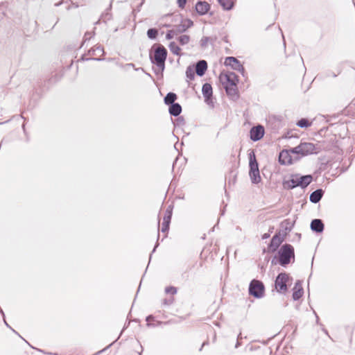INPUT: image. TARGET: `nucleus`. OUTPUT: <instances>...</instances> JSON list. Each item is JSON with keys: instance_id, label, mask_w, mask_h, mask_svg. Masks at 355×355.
<instances>
[{"instance_id": "nucleus-1", "label": "nucleus", "mask_w": 355, "mask_h": 355, "mask_svg": "<svg viewBox=\"0 0 355 355\" xmlns=\"http://www.w3.org/2000/svg\"><path fill=\"white\" fill-rule=\"evenodd\" d=\"M295 261V250L292 245L285 243L281 246L277 252V254L275 255L271 260L272 266L279 264L281 266L286 268L289 263Z\"/></svg>"}, {"instance_id": "nucleus-2", "label": "nucleus", "mask_w": 355, "mask_h": 355, "mask_svg": "<svg viewBox=\"0 0 355 355\" xmlns=\"http://www.w3.org/2000/svg\"><path fill=\"white\" fill-rule=\"evenodd\" d=\"M154 54L150 53L149 58L152 64L156 65L159 71L154 70L156 74L163 73L165 69V62L167 58L168 52L166 49L162 44H154Z\"/></svg>"}, {"instance_id": "nucleus-3", "label": "nucleus", "mask_w": 355, "mask_h": 355, "mask_svg": "<svg viewBox=\"0 0 355 355\" xmlns=\"http://www.w3.org/2000/svg\"><path fill=\"white\" fill-rule=\"evenodd\" d=\"M293 154L296 155L295 160L300 159L301 157L310 155L318 154V148L311 142H300L299 145L294 148H291Z\"/></svg>"}, {"instance_id": "nucleus-4", "label": "nucleus", "mask_w": 355, "mask_h": 355, "mask_svg": "<svg viewBox=\"0 0 355 355\" xmlns=\"http://www.w3.org/2000/svg\"><path fill=\"white\" fill-rule=\"evenodd\" d=\"M249 159V177L252 184H257L261 181L259 163L257 160L255 153L253 150L248 153Z\"/></svg>"}, {"instance_id": "nucleus-5", "label": "nucleus", "mask_w": 355, "mask_h": 355, "mask_svg": "<svg viewBox=\"0 0 355 355\" xmlns=\"http://www.w3.org/2000/svg\"><path fill=\"white\" fill-rule=\"evenodd\" d=\"M249 295L257 299L262 298L265 295V286L263 283L259 279H253L249 284Z\"/></svg>"}, {"instance_id": "nucleus-6", "label": "nucleus", "mask_w": 355, "mask_h": 355, "mask_svg": "<svg viewBox=\"0 0 355 355\" xmlns=\"http://www.w3.org/2000/svg\"><path fill=\"white\" fill-rule=\"evenodd\" d=\"M290 278L289 274L285 272H280L277 275L274 282V286L277 293L285 294L288 291V282Z\"/></svg>"}, {"instance_id": "nucleus-7", "label": "nucleus", "mask_w": 355, "mask_h": 355, "mask_svg": "<svg viewBox=\"0 0 355 355\" xmlns=\"http://www.w3.org/2000/svg\"><path fill=\"white\" fill-rule=\"evenodd\" d=\"M286 232L282 233V231L276 232L275 234L272 237L268 245V252H276L282 243L284 241Z\"/></svg>"}, {"instance_id": "nucleus-8", "label": "nucleus", "mask_w": 355, "mask_h": 355, "mask_svg": "<svg viewBox=\"0 0 355 355\" xmlns=\"http://www.w3.org/2000/svg\"><path fill=\"white\" fill-rule=\"evenodd\" d=\"M219 78L223 85L237 86L239 83V77L234 72L228 71L224 75L221 73Z\"/></svg>"}, {"instance_id": "nucleus-9", "label": "nucleus", "mask_w": 355, "mask_h": 355, "mask_svg": "<svg viewBox=\"0 0 355 355\" xmlns=\"http://www.w3.org/2000/svg\"><path fill=\"white\" fill-rule=\"evenodd\" d=\"M265 134V130L262 125H257L251 128L250 130V138L252 141L261 140Z\"/></svg>"}, {"instance_id": "nucleus-10", "label": "nucleus", "mask_w": 355, "mask_h": 355, "mask_svg": "<svg viewBox=\"0 0 355 355\" xmlns=\"http://www.w3.org/2000/svg\"><path fill=\"white\" fill-rule=\"evenodd\" d=\"M202 93L205 98V102L207 105L213 106V89L211 84L208 83H204L202 87Z\"/></svg>"}, {"instance_id": "nucleus-11", "label": "nucleus", "mask_w": 355, "mask_h": 355, "mask_svg": "<svg viewBox=\"0 0 355 355\" xmlns=\"http://www.w3.org/2000/svg\"><path fill=\"white\" fill-rule=\"evenodd\" d=\"M291 154H293L290 149L282 150L279 154L278 161L281 165H290L293 163V159Z\"/></svg>"}, {"instance_id": "nucleus-12", "label": "nucleus", "mask_w": 355, "mask_h": 355, "mask_svg": "<svg viewBox=\"0 0 355 355\" xmlns=\"http://www.w3.org/2000/svg\"><path fill=\"white\" fill-rule=\"evenodd\" d=\"M299 176V174H292L291 175V179L289 180H284L282 182V185L284 189L291 190L297 187H300V184L298 182V180L297 178Z\"/></svg>"}, {"instance_id": "nucleus-13", "label": "nucleus", "mask_w": 355, "mask_h": 355, "mask_svg": "<svg viewBox=\"0 0 355 355\" xmlns=\"http://www.w3.org/2000/svg\"><path fill=\"white\" fill-rule=\"evenodd\" d=\"M210 8V4L207 1H198L195 6L196 12L200 16L207 14Z\"/></svg>"}, {"instance_id": "nucleus-14", "label": "nucleus", "mask_w": 355, "mask_h": 355, "mask_svg": "<svg viewBox=\"0 0 355 355\" xmlns=\"http://www.w3.org/2000/svg\"><path fill=\"white\" fill-rule=\"evenodd\" d=\"M304 294V289L302 286V281L297 280L293 288L292 297L294 301L300 300Z\"/></svg>"}, {"instance_id": "nucleus-15", "label": "nucleus", "mask_w": 355, "mask_h": 355, "mask_svg": "<svg viewBox=\"0 0 355 355\" xmlns=\"http://www.w3.org/2000/svg\"><path fill=\"white\" fill-rule=\"evenodd\" d=\"M207 67H208V65H207V62L206 60H198L194 66L196 73L197 74V76L202 77V76H204L205 74V73L207 70Z\"/></svg>"}, {"instance_id": "nucleus-16", "label": "nucleus", "mask_w": 355, "mask_h": 355, "mask_svg": "<svg viewBox=\"0 0 355 355\" xmlns=\"http://www.w3.org/2000/svg\"><path fill=\"white\" fill-rule=\"evenodd\" d=\"M225 64L230 66L234 70H243V65L240 61L235 57H227L225 60Z\"/></svg>"}, {"instance_id": "nucleus-17", "label": "nucleus", "mask_w": 355, "mask_h": 355, "mask_svg": "<svg viewBox=\"0 0 355 355\" xmlns=\"http://www.w3.org/2000/svg\"><path fill=\"white\" fill-rule=\"evenodd\" d=\"M310 228L312 232L320 234L323 232L324 225L321 219H313L310 224Z\"/></svg>"}, {"instance_id": "nucleus-18", "label": "nucleus", "mask_w": 355, "mask_h": 355, "mask_svg": "<svg viewBox=\"0 0 355 355\" xmlns=\"http://www.w3.org/2000/svg\"><path fill=\"white\" fill-rule=\"evenodd\" d=\"M227 95L233 101H236L239 98L237 86L223 85Z\"/></svg>"}, {"instance_id": "nucleus-19", "label": "nucleus", "mask_w": 355, "mask_h": 355, "mask_svg": "<svg viewBox=\"0 0 355 355\" xmlns=\"http://www.w3.org/2000/svg\"><path fill=\"white\" fill-rule=\"evenodd\" d=\"M324 193V191L320 188L313 191L309 196V200L311 202L317 204L322 198Z\"/></svg>"}, {"instance_id": "nucleus-20", "label": "nucleus", "mask_w": 355, "mask_h": 355, "mask_svg": "<svg viewBox=\"0 0 355 355\" xmlns=\"http://www.w3.org/2000/svg\"><path fill=\"white\" fill-rule=\"evenodd\" d=\"M193 26V22L190 19H187L184 20V23H182L178 25L174 26V28L178 34L184 33L188 28H191Z\"/></svg>"}, {"instance_id": "nucleus-21", "label": "nucleus", "mask_w": 355, "mask_h": 355, "mask_svg": "<svg viewBox=\"0 0 355 355\" xmlns=\"http://www.w3.org/2000/svg\"><path fill=\"white\" fill-rule=\"evenodd\" d=\"M298 182L300 184V187L304 189H306L313 181V176L311 175H300L297 178Z\"/></svg>"}, {"instance_id": "nucleus-22", "label": "nucleus", "mask_w": 355, "mask_h": 355, "mask_svg": "<svg viewBox=\"0 0 355 355\" xmlns=\"http://www.w3.org/2000/svg\"><path fill=\"white\" fill-rule=\"evenodd\" d=\"M295 225V220L291 221V219H285L280 223V227L282 230H281L282 233L286 232V234L288 232H290L293 226Z\"/></svg>"}, {"instance_id": "nucleus-23", "label": "nucleus", "mask_w": 355, "mask_h": 355, "mask_svg": "<svg viewBox=\"0 0 355 355\" xmlns=\"http://www.w3.org/2000/svg\"><path fill=\"white\" fill-rule=\"evenodd\" d=\"M182 106L178 103H174L168 105V112L173 116H178L182 112Z\"/></svg>"}, {"instance_id": "nucleus-24", "label": "nucleus", "mask_w": 355, "mask_h": 355, "mask_svg": "<svg viewBox=\"0 0 355 355\" xmlns=\"http://www.w3.org/2000/svg\"><path fill=\"white\" fill-rule=\"evenodd\" d=\"M217 1L224 10H231L234 6V3L232 0H217Z\"/></svg>"}, {"instance_id": "nucleus-25", "label": "nucleus", "mask_w": 355, "mask_h": 355, "mask_svg": "<svg viewBox=\"0 0 355 355\" xmlns=\"http://www.w3.org/2000/svg\"><path fill=\"white\" fill-rule=\"evenodd\" d=\"M178 96L175 93L168 92L164 98V102L166 105H170L176 101Z\"/></svg>"}, {"instance_id": "nucleus-26", "label": "nucleus", "mask_w": 355, "mask_h": 355, "mask_svg": "<svg viewBox=\"0 0 355 355\" xmlns=\"http://www.w3.org/2000/svg\"><path fill=\"white\" fill-rule=\"evenodd\" d=\"M173 205H168L164 213V216L163 218V221L170 222L171 220L172 215H173Z\"/></svg>"}, {"instance_id": "nucleus-27", "label": "nucleus", "mask_w": 355, "mask_h": 355, "mask_svg": "<svg viewBox=\"0 0 355 355\" xmlns=\"http://www.w3.org/2000/svg\"><path fill=\"white\" fill-rule=\"evenodd\" d=\"M98 53H101L102 55H103L105 53L104 49L101 45L96 46L90 49L87 52V54L89 55H94Z\"/></svg>"}, {"instance_id": "nucleus-28", "label": "nucleus", "mask_w": 355, "mask_h": 355, "mask_svg": "<svg viewBox=\"0 0 355 355\" xmlns=\"http://www.w3.org/2000/svg\"><path fill=\"white\" fill-rule=\"evenodd\" d=\"M168 48L174 55H180L181 49L175 42H171L168 44Z\"/></svg>"}, {"instance_id": "nucleus-29", "label": "nucleus", "mask_w": 355, "mask_h": 355, "mask_svg": "<svg viewBox=\"0 0 355 355\" xmlns=\"http://www.w3.org/2000/svg\"><path fill=\"white\" fill-rule=\"evenodd\" d=\"M312 123L310 122L306 118H302L297 121L296 125L302 128H307L311 125Z\"/></svg>"}, {"instance_id": "nucleus-30", "label": "nucleus", "mask_w": 355, "mask_h": 355, "mask_svg": "<svg viewBox=\"0 0 355 355\" xmlns=\"http://www.w3.org/2000/svg\"><path fill=\"white\" fill-rule=\"evenodd\" d=\"M195 68L194 65H189L187 67L186 70V76L190 80H193L195 78Z\"/></svg>"}, {"instance_id": "nucleus-31", "label": "nucleus", "mask_w": 355, "mask_h": 355, "mask_svg": "<svg viewBox=\"0 0 355 355\" xmlns=\"http://www.w3.org/2000/svg\"><path fill=\"white\" fill-rule=\"evenodd\" d=\"M215 40H216V38L204 36L201 38V40L200 41V46L202 49H205L207 46L208 42H214Z\"/></svg>"}, {"instance_id": "nucleus-32", "label": "nucleus", "mask_w": 355, "mask_h": 355, "mask_svg": "<svg viewBox=\"0 0 355 355\" xmlns=\"http://www.w3.org/2000/svg\"><path fill=\"white\" fill-rule=\"evenodd\" d=\"M146 33L150 40H155L158 35V30L155 28H151L147 31Z\"/></svg>"}, {"instance_id": "nucleus-33", "label": "nucleus", "mask_w": 355, "mask_h": 355, "mask_svg": "<svg viewBox=\"0 0 355 355\" xmlns=\"http://www.w3.org/2000/svg\"><path fill=\"white\" fill-rule=\"evenodd\" d=\"M178 42L181 45H185L189 43L190 40V37L187 35H180L178 38Z\"/></svg>"}, {"instance_id": "nucleus-34", "label": "nucleus", "mask_w": 355, "mask_h": 355, "mask_svg": "<svg viewBox=\"0 0 355 355\" xmlns=\"http://www.w3.org/2000/svg\"><path fill=\"white\" fill-rule=\"evenodd\" d=\"M112 19V14L107 9L105 12L101 15V19L103 21L106 23L107 21H110Z\"/></svg>"}, {"instance_id": "nucleus-35", "label": "nucleus", "mask_w": 355, "mask_h": 355, "mask_svg": "<svg viewBox=\"0 0 355 355\" xmlns=\"http://www.w3.org/2000/svg\"><path fill=\"white\" fill-rule=\"evenodd\" d=\"M83 61L95 60V61H103L105 60L104 58H87L86 54H83L80 59Z\"/></svg>"}, {"instance_id": "nucleus-36", "label": "nucleus", "mask_w": 355, "mask_h": 355, "mask_svg": "<svg viewBox=\"0 0 355 355\" xmlns=\"http://www.w3.org/2000/svg\"><path fill=\"white\" fill-rule=\"evenodd\" d=\"M175 35H178V33H176L175 28H173V29L169 30L166 32V39L170 40L174 37Z\"/></svg>"}, {"instance_id": "nucleus-37", "label": "nucleus", "mask_w": 355, "mask_h": 355, "mask_svg": "<svg viewBox=\"0 0 355 355\" xmlns=\"http://www.w3.org/2000/svg\"><path fill=\"white\" fill-rule=\"evenodd\" d=\"M170 223V222L163 221L161 228L162 232L165 233L168 232Z\"/></svg>"}, {"instance_id": "nucleus-38", "label": "nucleus", "mask_w": 355, "mask_h": 355, "mask_svg": "<svg viewBox=\"0 0 355 355\" xmlns=\"http://www.w3.org/2000/svg\"><path fill=\"white\" fill-rule=\"evenodd\" d=\"M155 320V317L153 315H149L146 318V321L147 322L146 325L147 327H155V324L150 323V321Z\"/></svg>"}, {"instance_id": "nucleus-39", "label": "nucleus", "mask_w": 355, "mask_h": 355, "mask_svg": "<svg viewBox=\"0 0 355 355\" xmlns=\"http://www.w3.org/2000/svg\"><path fill=\"white\" fill-rule=\"evenodd\" d=\"M177 288L174 286H167L165 288V292L166 293H171L172 295H175L177 293Z\"/></svg>"}, {"instance_id": "nucleus-40", "label": "nucleus", "mask_w": 355, "mask_h": 355, "mask_svg": "<svg viewBox=\"0 0 355 355\" xmlns=\"http://www.w3.org/2000/svg\"><path fill=\"white\" fill-rule=\"evenodd\" d=\"M185 124V120L182 116H178L176 119L175 125L177 126H182Z\"/></svg>"}, {"instance_id": "nucleus-41", "label": "nucleus", "mask_w": 355, "mask_h": 355, "mask_svg": "<svg viewBox=\"0 0 355 355\" xmlns=\"http://www.w3.org/2000/svg\"><path fill=\"white\" fill-rule=\"evenodd\" d=\"M94 33H90V32H86L84 35V42H86L87 40H90Z\"/></svg>"}, {"instance_id": "nucleus-42", "label": "nucleus", "mask_w": 355, "mask_h": 355, "mask_svg": "<svg viewBox=\"0 0 355 355\" xmlns=\"http://www.w3.org/2000/svg\"><path fill=\"white\" fill-rule=\"evenodd\" d=\"M187 0H177L178 5L179 8H184L187 3Z\"/></svg>"}, {"instance_id": "nucleus-43", "label": "nucleus", "mask_w": 355, "mask_h": 355, "mask_svg": "<svg viewBox=\"0 0 355 355\" xmlns=\"http://www.w3.org/2000/svg\"><path fill=\"white\" fill-rule=\"evenodd\" d=\"M3 322H4L5 324H6V326L7 327H8L9 329H11L13 332H15V334H17V332L15 329H12V327L8 324V323L6 322V318H3Z\"/></svg>"}, {"instance_id": "nucleus-44", "label": "nucleus", "mask_w": 355, "mask_h": 355, "mask_svg": "<svg viewBox=\"0 0 355 355\" xmlns=\"http://www.w3.org/2000/svg\"><path fill=\"white\" fill-rule=\"evenodd\" d=\"M172 302H173V300H171V299H170V300L164 299L163 301V304H166V305H169V304H172Z\"/></svg>"}, {"instance_id": "nucleus-45", "label": "nucleus", "mask_w": 355, "mask_h": 355, "mask_svg": "<svg viewBox=\"0 0 355 355\" xmlns=\"http://www.w3.org/2000/svg\"><path fill=\"white\" fill-rule=\"evenodd\" d=\"M270 233L267 232V233L262 234L261 239L265 240V239L270 238Z\"/></svg>"}, {"instance_id": "nucleus-46", "label": "nucleus", "mask_w": 355, "mask_h": 355, "mask_svg": "<svg viewBox=\"0 0 355 355\" xmlns=\"http://www.w3.org/2000/svg\"><path fill=\"white\" fill-rule=\"evenodd\" d=\"M158 245H159V243H158V241H157L153 251L151 252V254H150V259H151L152 254L155 252L156 248L158 247Z\"/></svg>"}, {"instance_id": "nucleus-47", "label": "nucleus", "mask_w": 355, "mask_h": 355, "mask_svg": "<svg viewBox=\"0 0 355 355\" xmlns=\"http://www.w3.org/2000/svg\"><path fill=\"white\" fill-rule=\"evenodd\" d=\"M236 71H239V72H240L243 76H245V68H244V67H243V70H240V69H239V70H236Z\"/></svg>"}, {"instance_id": "nucleus-48", "label": "nucleus", "mask_w": 355, "mask_h": 355, "mask_svg": "<svg viewBox=\"0 0 355 355\" xmlns=\"http://www.w3.org/2000/svg\"><path fill=\"white\" fill-rule=\"evenodd\" d=\"M208 345V342H207V341L204 342V343L202 344V346H201V347L200 348L199 351H202V349L203 347H204V346H205V345Z\"/></svg>"}, {"instance_id": "nucleus-49", "label": "nucleus", "mask_w": 355, "mask_h": 355, "mask_svg": "<svg viewBox=\"0 0 355 355\" xmlns=\"http://www.w3.org/2000/svg\"><path fill=\"white\" fill-rule=\"evenodd\" d=\"M127 67H132L135 69V64L133 63H128L126 64Z\"/></svg>"}, {"instance_id": "nucleus-50", "label": "nucleus", "mask_w": 355, "mask_h": 355, "mask_svg": "<svg viewBox=\"0 0 355 355\" xmlns=\"http://www.w3.org/2000/svg\"><path fill=\"white\" fill-rule=\"evenodd\" d=\"M328 76H331L332 77L336 78L337 76V74H336L334 72L331 71V72H329Z\"/></svg>"}, {"instance_id": "nucleus-51", "label": "nucleus", "mask_w": 355, "mask_h": 355, "mask_svg": "<svg viewBox=\"0 0 355 355\" xmlns=\"http://www.w3.org/2000/svg\"><path fill=\"white\" fill-rule=\"evenodd\" d=\"M273 230H274V227L271 226V227H269L268 233H270V234L273 232Z\"/></svg>"}, {"instance_id": "nucleus-52", "label": "nucleus", "mask_w": 355, "mask_h": 355, "mask_svg": "<svg viewBox=\"0 0 355 355\" xmlns=\"http://www.w3.org/2000/svg\"><path fill=\"white\" fill-rule=\"evenodd\" d=\"M241 343L239 342V340H237L236 343L235 345V348H238L239 346H241Z\"/></svg>"}, {"instance_id": "nucleus-53", "label": "nucleus", "mask_w": 355, "mask_h": 355, "mask_svg": "<svg viewBox=\"0 0 355 355\" xmlns=\"http://www.w3.org/2000/svg\"><path fill=\"white\" fill-rule=\"evenodd\" d=\"M135 71H142L143 72H145V70L142 67L135 68Z\"/></svg>"}, {"instance_id": "nucleus-54", "label": "nucleus", "mask_w": 355, "mask_h": 355, "mask_svg": "<svg viewBox=\"0 0 355 355\" xmlns=\"http://www.w3.org/2000/svg\"><path fill=\"white\" fill-rule=\"evenodd\" d=\"M0 313L2 315V316H3V318H6L5 317V313H4L3 309L1 307H0Z\"/></svg>"}, {"instance_id": "nucleus-55", "label": "nucleus", "mask_w": 355, "mask_h": 355, "mask_svg": "<svg viewBox=\"0 0 355 355\" xmlns=\"http://www.w3.org/2000/svg\"><path fill=\"white\" fill-rule=\"evenodd\" d=\"M313 312H314V314L315 315V317H316V322L318 324H319V318H318L317 313H315V311H313Z\"/></svg>"}, {"instance_id": "nucleus-56", "label": "nucleus", "mask_w": 355, "mask_h": 355, "mask_svg": "<svg viewBox=\"0 0 355 355\" xmlns=\"http://www.w3.org/2000/svg\"><path fill=\"white\" fill-rule=\"evenodd\" d=\"M240 339H242L241 332H240V333L239 334V335L237 336V340H239Z\"/></svg>"}, {"instance_id": "nucleus-57", "label": "nucleus", "mask_w": 355, "mask_h": 355, "mask_svg": "<svg viewBox=\"0 0 355 355\" xmlns=\"http://www.w3.org/2000/svg\"><path fill=\"white\" fill-rule=\"evenodd\" d=\"M144 73H145V74H146L147 76L150 77L151 79H153V78L152 76H151L149 73H148V72H146V71H145Z\"/></svg>"}, {"instance_id": "nucleus-58", "label": "nucleus", "mask_w": 355, "mask_h": 355, "mask_svg": "<svg viewBox=\"0 0 355 355\" xmlns=\"http://www.w3.org/2000/svg\"><path fill=\"white\" fill-rule=\"evenodd\" d=\"M322 330L323 331V332H324L325 334L328 335V331H327V330L326 329H324V327H322Z\"/></svg>"}, {"instance_id": "nucleus-59", "label": "nucleus", "mask_w": 355, "mask_h": 355, "mask_svg": "<svg viewBox=\"0 0 355 355\" xmlns=\"http://www.w3.org/2000/svg\"><path fill=\"white\" fill-rule=\"evenodd\" d=\"M62 3V1L55 3V6H59Z\"/></svg>"}, {"instance_id": "nucleus-60", "label": "nucleus", "mask_w": 355, "mask_h": 355, "mask_svg": "<svg viewBox=\"0 0 355 355\" xmlns=\"http://www.w3.org/2000/svg\"><path fill=\"white\" fill-rule=\"evenodd\" d=\"M22 129H23V130H24V132L26 134L25 123H23V125H22Z\"/></svg>"}, {"instance_id": "nucleus-61", "label": "nucleus", "mask_w": 355, "mask_h": 355, "mask_svg": "<svg viewBox=\"0 0 355 355\" xmlns=\"http://www.w3.org/2000/svg\"><path fill=\"white\" fill-rule=\"evenodd\" d=\"M132 322H139V319L135 318V319L132 320Z\"/></svg>"}, {"instance_id": "nucleus-62", "label": "nucleus", "mask_w": 355, "mask_h": 355, "mask_svg": "<svg viewBox=\"0 0 355 355\" xmlns=\"http://www.w3.org/2000/svg\"><path fill=\"white\" fill-rule=\"evenodd\" d=\"M129 324H130V322H128L127 324H125V326H124V328H123V329H125V328L128 327Z\"/></svg>"}, {"instance_id": "nucleus-63", "label": "nucleus", "mask_w": 355, "mask_h": 355, "mask_svg": "<svg viewBox=\"0 0 355 355\" xmlns=\"http://www.w3.org/2000/svg\"><path fill=\"white\" fill-rule=\"evenodd\" d=\"M164 26H166V27H170V26H171V25H170V24H165V25H164Z\"/></svg>"}, {"instance_id": "nucleus-64", "label": "nucleus", "mask_w": 355, "mask_h": 355, "mask_svg": "<svg viewBox=\"0 0 355 355\" xmlns=\"http://www.w3.org/2000/svg\"><path fill=\"white\" fill-rule=\"evenodd\" d=\"M38 351L45 354V352L42 349H38Z\"/></svg>"}]
</instances>
